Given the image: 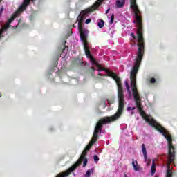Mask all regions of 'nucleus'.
Wrapping results in <instances>:
<instances>
[{
	"mask_svg": "<svg viewBox=\"0 0 177 177\" xmlns=\"http://www.w3.org/2000/svg\"><path fill=\"white\" fill-rule=\"evenodd\" d=\"M97 67L100 71H105V73H107L106 77H111V78H113V80L115 81L118 89L119 105L118 111L113 115L110 117H104L100 119L97 122L93 134V138L94 139H97L99 138V132L100 133H102V131L103 130V124H110V122L117 121V120H118V118L122 115L124 107V102H125V100L124 99V89L122 88V85L121 84V78H120V77H118L115 73L106 69L99 64H97Z\"/></svg>",
	"mask_w": 177,
	"mask_h": 177,
	"instance_id": "1",
	"label": "nucleus"
},
{
	"mask_svg": "<svg viewBox=\"0 0 177 177\" xmlns=\"http://www.w3.org/2000/svg\"><path fill=\"white\" fill-rule=\"evenodd\" d=\"M137 38L138 41V44H137L138 46V52L137 53L135 64L130 73V81L131 89L133 91V97L136 102V106L137 109H138L141 115H143V114H145V111L142 108L140 98L139 97V93H138V88L136 87V75H138V71H139V67L140 66V63H142L143 55L145 54V39L143 38V36H137Z\"/></svg>",
	"mask_w": 177,
	"mask_h": 177,
	"instance_id": "2",
	"label": "nucleus"
},
{
	"mask_svg": "<svg viewBox=\"0 0 177 177\" xmlns=\"http://www.w3.org/2000/svg\"><path fill=\"white\" fill-rule=\"evenodd\" d=\"M104 0H97L95 3H94L91 7L82 10L80 14L78 15L77 20L78 21V30L80 34V39L84 44V52L86 53V56L91 59V60H95L92 55H91V50H89V43H88V30L84 29L82 26V21L86 19L88 14L91 13V12H94L96 10L102 3H103Z\"/></svg>",
	"mask_w": 177,
	"mask_h": 177,
	"instance_id": "3",
	"label": "nucleus"
},
{
	"mask_svg": "<svg viewBox=\"0 0 177 177\" xmlns=\"http://www.w3.org/2000/svg\"><path fill=\"white\" fill-rule=\"evenodd\" d=\"M145 121L149 124L151 127H153L156 129V131H158L165 138L166 140H167L168 143V157H169V163L172 164L174 161H175V146L172 144V136H171V133H169V131H167L165 128L162 127L161 124H160L158 122H157L154 119L150 118V117L147 116L145 118Z\"/></svg>",
	"mask_w": 177,
	"mask_h": 177,
	"instance_id": "4",
	"label": "nucleus"
},
{
	"mask_svg": "<svg viewBox=\"0 0 177 177\" xmlns=\"http://www.w3.org/2000/svg\"><path fill=\"white\" fill-rule=\"evenodd\" d=\"M83 161V168H85L86 167V165L88 164V158H84V159L79 158V160L75 162V163L72 165L71 167H69L66 171L61 172L58 174L56 177H67L69 175H71V172H74L81 164H82Z\"/></svg>",
	"mask_w": 177,
	"mask_h": 177,
	"instance_id": "5",
	"label": "nucleus"
},
{
	"mask_svg": "<svg viewBox=\"0 0 177 177\" xmlns=\"http://www.w3.org/2000/svg\"><path fill=\"white\" fill-rule=\"evenodd\" d=\"M35 1V0H24L22 4L20 6L15 13L19 16L20 13L24 12V10L27 9V6H28L31 2H34Z\"/></svg>",
	"mask_w": 177,
	"mask_h": 177,
	"instance_id": "6",
	"label": "nucleus"
},
{
	"mask_svg": "<svg viewBox=\"0 0 177 177\" xmlns=\"http://www.w3.org/2000/svg\"><path fill=\"white\" fill-rule=\"evenodd\" d=\"M96 142H97V139L92 138V139L90 141L89 144L86 145V147H85L84 150H86L87 151H89V150H91L92 146H93V145H95V143H96Z\"/></svg>",
	"mask_w": 177,
	"mask_h": 177,
	"instance_id": "7",
	"label": "nucleus"
},
{
	"mask_svg": "<svg viewBox=\"0 0 177 177\" xmlns=\"http://www.w3.org/2000/svg\"><path fill=\"white\" fill-rule=\"evenodd\" d=\"M142 149L144 156V160L145 161H147V151H146V145H145V144H142Z\"/></svg>",
	"mask_w": 177,
	"mask_h": 177,
	"instance_id": "8",
	"label": "nucleus"
},
{
	"mask_svg": "<svg viewBox=\"0 0 177 177\" xmlns=\"http://www.w3.org/2000/svg\"><path fill=\"white\" fill-rule=\"evenodd\" d=\"M132 166L134 171H140V167H139V165H138V161L135 160L134 159H133Z\"/></svg>",
	"mask_w": 177,
	"mask_h": 177,
	"instance_id": "9",
	"label": "nucleus"
},
{
	"mask_svg": "<svg viewBox=\"0 0 177 177\" xmlns=\"http://www.w3.org/2000/svg\"><path fill=\"white\" fill-rule=\"evenodd\" d=\"M124 5H125V1L123 0H118L115 3L116 8H123Z\"/></svg>",
	"mask_w": 177,
	"mask_h": 177,
	"instance_id": "10",
	"label": "nucleus"
},
{
	"mask_svg": "<svg viewBox=\"0 0 177 177\" xmlns=\"http://www.w3.org/2000/svg\"><path fill=\"white\" fill-rule=\"evenodd\" d=\"M156 174V163H154V160H153L152 166L151 168V175H154Z\"/></svg>",
	"mask_w": 177,
	"mask_h": 177,
	"instance_id": "11",
	"label": "nucleus"
},
{
	"mask_svg": "<svg viewBox=\"0 0 177 177\" xmlns=\"http://www.w3.org/2000/svg\"><path fill=\"white\" fill-rule=\"evenodd\" d=\"M87 154H88V151H86V149H84L80 158H82V159L86 158Z\"/></svg>",
	"mask_w": 177,
	"mask_h": 177,
	"instance_id": "12",
	"label": "nucleus"
},
{
	"mask_svg": "<svg viewBox=\"0 0 177 177\" xmlns=\"http://www.w3.org/2000/svg\"><path fill=\"white\" fill-rule=\"evenodd\" d=\"M19 15L15 12L9 19H8V23L9 24H10V23H12V21H13V20H15V19L16 17H17Z\"/></svg>",
	"mask_w": 177,
	"mask_h": 177,
	"instance_id": "13",
	"label": "nucleus"
},
{
	"mask_svg": "<svg viewBox=\"0 0 177 177\" xmlns=\"http://www.w3.org/2000/svg\"><path fill=\"white\" fill-rule=\"evenodd\" d=\"M93 171H95L93 168H92L91 170L90 169L87 170L85 174V177H91V172L93 174Z\"/></svg>",
	"mask_w": 177,
	"mask_h": 177,
	"instance_id": "14",
	"label": "nucleus"
},
{
	"mask_svg": "<svg viewBox=\"0 0 177 177\" xmlns=\"http://www.w3.org/2000/svg\"><path fill=\"white\" fill-rule=\"evenodd\" d=\"M98 27L100 28H103V27H104V21H103V19H100L98 22Z\"/></svg>",
	"mask_w": 177,
	"mask_h": 177,
	"instance_id": "15",
	"label": "nucleus"
},
{
	"mask_svg": "<svg viewBox=\"0 0 177 177\" xmlns=\"http://www.w3.org/2000/svg\"><path fill=\"white\" fill-rule=\"evenodd\" d=\"M166 177H172V171L169 168L167 169Z\"/></svg>",
	"mask_w": 177,
	"mask_h": 177,
	"instance_id": "16",
	"label": "nucleus"
},
{
	"mask_svg": "<svg viewBox=\"0 0 177 177\" xmlns=\"http://www.w3.org/2000/svg\"><path fill=\"white\" fill-rule=\"evenodd\" d=\"M93 160H94V162L97 164V162H99V156H97V155H95L93 156Z\"/></svg>",
	"mask_w": 177,
	"mask_h": 177,
	"instance_id": "17",
	"label": "nucleus"
},
{
	"mask_svg": "<svg viewBox=\"0 0 177 177\" xmlns=\"http://www.w3.org/2000/svg\"><path fill=\"white\" fill-rule=\"evenodd\" d=\"M110 24H113L114 23V14H112L111 16V20L109 21Z\"/></svg>",
	"mask_w": 177,
	"mask_h": 177,
	"instance_id": "18",
	"label": "nucleus"
},
{
	"mask_svg": "<svg viewBox=\"0 0 177 177\" xmlns=\"http://www.w3.org/2000/svg\"><path fill=\"white\" fill-rule=\"evenodd\" d=\"M125 85H126V88H127V90L128 91V92H129V89L131 88V87L129 86V84H128V82H124Z\"/></svg>",
	"mask_w": 177,
	"mask_h": 177,
	"instance_id": "19",
	"label": "nucleus"
},
{
	"mask_svg": "<svg viewBox=\"0 0 177 177\" xmlns=\"http://www.w3.org/2000/svg\"><path fill=\"white\" fill-rule=\"evenodd\" d=\"M131 37H132L133 38V42H135V39H136V36H135V34L133 32L131 33Z\"/></svg>",
	"mask_w": 177,
	"mask_h": 177,
	"instance_id": "20",
	"label": "nucleus"
},
{
	"mask_svg": "<svg viewBox=\"0 0 177 177\" xmlns=\"http://www.w3.org/2000/svg\"><path fill=\"white\" fill-rule=\"evenodd\" d=\"M150 83L151 84H156V78L152 77L150 79Z\"/></svg>",
	"mask_w": 177,
	"mask_h": 177,
	"instance_id": "21",
	"label": "nucleus"
},
{
	"mask_svg": "<svg viewBox=\"0 0 177 177\" xmlns=\"http://www.w3.org/2000/svg\"><path fill=\"white\" fill-rule=\"evenodd\" d=\"M91 21H92V19L91 18L87 19L85 21L86 24H89V23H91Z\"/></svg>",
	"mask_w": 177,
	"mask_h": 177,
	"instance_id": "22",
	"label": "nucleus"
},
{
	"mask_svg": "<svg viewBox=\"0 0 177 177\" xmlns=\"http://www.w3.org/2000/svg\"><path fill=\"white\" fill-rule=\"evenodd\" d=\"M113 103H114V100H108V104H113Z\"/></svg>",
	"mask_w": 177,
	"mask_h": 177,
	"instance_id": "23",
	"label": "nucleus"
},
{
	"mask_svg": "<svg viewBox=\"0 0 177 177\" xmlns=\"http://www.w3.org/2000/svg\"><path fill=\"white\" fill-rule=\"evenodd\" d=\"M78 62V59H76V58H75L74 59H73V64H75V63H77Z\"/></svg>",
	"mask_w": 177,
	"mask_h": 177,
	"instance_id": "24",
	"label": "nucleus"
},
{
	"mask_svg": "<svg viewBox=\"0 0 177 177\" xmlns=\"http://www.w3.org/2000/svg\"><path fill=\"white\" fill-rule=\"evenodd\" d=\"M145 162H147V165H150V162H151V160L150 159H147V160H146Z\"/></svg>",
	"mask_w": 177,
	"mask_h": 177,
	"instance_id": "25",
	"label": "nucleus"
},
{
	"mask_svg": "<svg viewBox=\"0 0 177 177\" xmlns=\"http://www.w3.org/2000/svg\"><path fill=\"white\" fill-rule=\"evenodd\" d=\"M5 30V28H3L2 30H0V32H1V36H0V38H1L2 34H3V30Z\"/></svg>",
	"mask_w": 177,
	"mask_h": 177,
	"instance_id": "26",
	"label": "nucleus"
},
{
	"mask_svg": "<svg viewBox=\"0 0 177 177\" xmlns=\"http://www.w3.org/2000/svg\"><path fill=\"white\" fill-rule=\"evenodd\" d=\"M131 110H132V107H131V106L127 107L128 111H131Z\"/></svg>",
	"mask_w": 177,
	"mask_h": 177,
	"instance_id": "27",
	"label": "nucleus"
},
{
	"mask_svg": "<svg viewBox=\"0 0 177 177\" xmlns=\"http://www.w3.org/2000/svg\"><path fill=\"white\" fill-rule=\"evenodd\" d=\"M9 26H10V24H9V22H8V23L6 24V27H9Z\"/></svg>",
	"mask_w": 177,
	"mask_h": 177,
	"instance_id": "28",
	"label": "nucleus"
},
{
	"mask_svg": "<svg viewBox=\"0 0 177 177\" xmlns=\"http://www.w3.org/2000/svg\"><path fill=\"white\" fill-rule=\"evenodd\" d=\"M2 12H3V7H2V8L0 9V12L2 13Z\"/></svg>",
	"mask_w": 177,
	"mask_h": 177,
	"instance_id": "29",
	"label": "nucleus"
},
{
	"mask_svg": "<svg viewBox=\"0 0 177 177\" xmlns=\"http://www.w3.org/2000/svg\"><path fill=\"white\" fill-rule=\"evenodd\" d=\"M109 12H110V8H109V9L106 11V15H107V13H109Z\"/></svg>",
	"mask_w": 177,
	"mask_h": 177,
	"instance_id": "30",
	"label": "nucleus"
},
{
	"mask_svg": "<svg viewBox=\"0 0 177 177\" xmlns=\"http://www.w3.org/2000/svg\"><path fill=\"white\" fill-rule=\"evenodd\" d=\"M124 177H128V176L127 174H124Z\"/></svg>",
	"mask_w": 177,
	"mask_h": 177,
	"instance_id": "31",
	"label": "nucleus"
},
{
	"mask_svg": "<svg viewBox=\"0 0 177 177\" xmlns=\"http://www.w3.org/2000/svg\"><path fill=\"white\" fill-rule=\"evenodd\" d=\"M135 109H136L135 107H133L131 108V110H135Z\"/></svg>",
	"mask_w": 177,
	"mask_h": 177,
	"instance_id": "32",
	"label": "nucleus"
},
{
	"mask_svg": "<svg viewBox=\"0 0 177 177\" xmlns=\"http://www.w3.org/2000/svg\"><path fill=\"white\" fill-rule=\"evenodd\" d=\"M65 48H66L67 49H68V46H65Z\"/></svg>",
	"mask_w": 177,
	"mask_h": 177,
	"instance_id": "33",
	"label": "nucleus"
},
{
	"mask_svg": "<svg viewBox=\"0 0 177 177\" xmlns=\"http://www.w3.org/2000/svg\"><path fill=\"white\" fill-rule=\"evenodd\" d=\"M1 34H2V31H1V32H0V37H1Z\"/></svg>",
	"mask_w": 177,
	"mask_h": 177,
	"instance_id": "34",
	"label": "nucleus"
},
{
	"mask_svg": "<svg viewBox=\"0 0 177 177\" xmlns=\"http://www.w3.org/2000/svg\"><path fill=\"white\" fill-rule=\"evenodd\" d=\"M1 15H2V12H0V16H1Z\"/></svg>",
	"mask_w": 177,
	"mask_h": 177,
	"instance_id": "35",
	"label": "nucleus"
}]
</instances>
